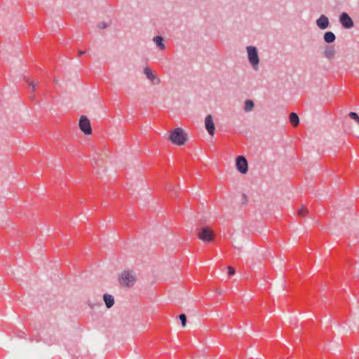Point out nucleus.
Returning <instances> with one entry per match:
<instances>
[{
    "instance_id": "39448f33",
    "label": "nucleus",
    "mask_w": 359,
    "mask_h": 359,
    "mask_svg": "<svg viewBox=\"0 0 359 359\" xmlns=\"http://www.w3.org/2000/svg\"><path fill=\"white\" fill-rule=\"evenodd\" d=\"M80 130L85 135H90L92 133V128L90 120L86 116H81L79 123Z\"/></svg>"
},
{
    "instance_id": "412c9836",
    "label": "nucleus",
    "mask_w": 359,
    "mask_h": 359,
    "mask_svg": "<svg viewBox=\"0 0 359 359\" xmlns=\"http://www.w3.org/2000/svg\"><path fill=\"white\" fill-rule=\"evenodd\" d=\"M227 269H228V273L230 275V276H232L235 273V269L231 267V266H228L227 267Z\"/></svg>"
},
{
    "instance_id": "ddd939ff",
    "label": "nucleus",
    "mask_w": 359,
    "mask_h": 359,
    "mask_svg": "<svg viewBox=\"0 0 359 359\" xmlns=\"http://www.w3.org/2000/svg\"><path fill=\"white\" fill-rule=\"evenodd\" d=\"M290 121L294 127L297 126L299 123V118L298 115L292 112L290 114Z\"/></svg>"
},
{
    "instance_id": "f257e3e1",
    "label": "nucleus",
    "mask_w": 359,
    "mask_h": 359,
    "mask_svg": "<svg viewBox=\"0 0 359 359\" xmlns=\"http://www.w3.org/2000/svg\"><path fill=\"white\" fill-rule=\"evenodd\" d=\"M169 139L174 144L182 146L187 141V135L183 129L177 128L170 133Z\"/></svg>"
},
{
    "instance_id": "1a4fd4ad",
    "label": "nucleus",
    "mask_w": 359,
    "mask_h": 359,
    "mask_svg": "<svg viewBox=\"0 0 359 359\" xmlns=\"http://www.w3.org/2000/svg\"><path fill=\"white\" fill-rule=\"evenodd\" d=\"M340 22L345 28H351L353 27V22L352 19L346 13H342L340 15Z\"/></svg>"
},
{
    "instance_id": "f8f14e48",
    "label": "nucleus",
    "mask_w": 359,
    "mask_h": 359,
    "mask_svg": "<svg viewBox=\"0 0 359 359\" xmlns=\"http://www.w3.org/2000/svg\"><path fill=\"white\" fill-rule=\"evenodd\" d=\"M335 39V35L332 32H327L324 34V40L327 43H332L334 41Z\"/></svg>"
},
{
    "instance_id": "2eb2a0df",
    "label": "nucleus",
    "mask_w": 359,
    "mask_h": 359,
    "mask_svg": "<svg viewBox=\"0 0 359 359\" xmlns=\"http://www.w3.org/2000/svg\"><path fill=\"white\" fill-rule=\"evenodd\" d=\"M153 41L156 43V46L161 50L165 48V45L163 43V39L161 36H155Z\"/></svg>"
},
{
    "instance_id": "f03ea898",
    "label": "nucleus",
    "mask_w": 359,
    "mask_h": 359,
    "mask_svg": "<svg viewBox=\"0 0 359 359\" xmlns=\"http://www.w3.org/2000/svg\"><path fill=\"white\" fill-rule=\"evenodd\" d=\"M135 275L131 271L123 272L119 278L121 285L126 287L133 285L135 283Z\"/></svg>"
},
{
    "instance_id": "a211bd4d",
    "label": "nucleus",
    "mask_w": 359,
    "mask_h": 359,
    "mask_svg": "<svg viewBox=\"0 0 359 359\" xmlns=\"http://www.w3.org/2000/svg\"><path fill=\"white\" fill-rule=\"evenodd\" d=\"M348 116L351 118L353 119L357 124L359 125V116L355 112H350Z\"/></svg>"
},
{
    "instance_id": "6e6552de",
    "label": "nucleus",
    "mask_w": 359,
    "mask_h": 359,
    "mask_svg": "<svg viewBox=\"0 0 359 359\" xmlns=\"http://www.w3.org/2000/svg\"><path fill=\"white\" fill-rule=\"evenodd\" d=\"M205 126L210 135L213 136L215 134V123L211 115H208L205 118Z\"/></svg>"
},
{
    "instance_id": "4468645a",
    "label": "nucleus",
    "mask_w": 359,
    "mask_h": 359,
    "mask_svg": "<svg viewBox=\"0 0 359 359\" xmlns=\"http://www.w3.org/2000/svg\"><path fill=\"white\" fill-rule=\"evenodd\" d=\"M324 55L328 59L334 57L335 55L334 48L332 47H327L324 51Z\"/></svg>"
},
{
    "instance_id": "f3484780",
    "label": "nucleus",
    "mask_w": 359,
    "mask_h": 359,
    "mask_svg": "<svg viewBox=\"0 0 359 359\" xmlns=\"http://www.w3.org/2000/svg\"><path fill=\"white\" fill-rule=\"evenodd\" d=\"M309 212V210L304 205H302L297 210V214L300 217H305L306 215Z\"/></svg>"
},
{
    "instance_id": "6ab92c4d",
    "label": "nucleus",
    "mask_w": 359,
    "mask_h": 359,
    "mask_svg": "<svg viewBox=\"0 0 359 359\" xmlns=\"http://www.w3.org/2000/svg\"><path fill=\"white\" fill-rule=\"evenodd\" d=\"M179 318H180V320H181L182 326L183 327H185L187 326V317H186V316L184 314H181V315H180Z\"/></svg>"
},
{
    "instance_id": "423d86ee",
    "label": "nucleus",
    "mask_w": 359,
    "mask_h": 359,
    "mask_svg": "<svg viewBox=\"0 0 359 359\" xmlns=\"http://www.w3.org/2000/svg\"><path fill=\"white\" fill-rule=\"evenodd\" d=\"M236 165L237 170L242 174H245L248 170L247 160L243 156H238L236 161Z\"/></svg>"
},
{
    "instance_id": "dca6fc26",
    "label": "nucleus",
    "mask_w": 359,
    "mask_h": 359,
    "mask_svg": "<svg viewBox=\"0 0 359 359\" xmlns=\"http://www.w3.org/2000/svg\"><path fill=\"white\" fill-rule=\"evenodd\" d=\"M254 107V102L250 100H248L245 102V110L247 112L251 111Z\"/></svg>"
},
{
    "instance_id": "7ed1b4c3",
    "label": "nucleus",
    "mask_w": 359,
    "mask_h": 359,
    "mask_svg": "<svg viewBox=\"0 0 359 359\" xmlns=\"http://www.w3.org/2000/svg\"><path fill=\"white\" fill-rule=\"evenodd\" d=\"M247 51L250 63L252 65L253 68L257 70L259 62L257 48L254 46H248Z\"/></svg>"
},
{
    "instance_id": "4be33fe9",
    "label": "nucleus",
    "mask_w": 359,
    "mask_h": 359,
    "mask_svg": "<svg viewBox=\"0 0 359 359\" xmlns=\"http://www.w3.org/2000/svg\"><path fill=\"white\" fill-rule=\"evenodd\" d=\"M53 82H54V83H57V82H58V81H57V79H54V80H53Z\"/></svg>"
},
{
    "instance_id": "aec40b11",
    "label": "nucleus",
    "mask_w": 359,
    "mask_h": 359,
    "mask_svg": "<svg viewBox=\"0 0 359 359\" xmlns=\"http://www.w3.org/2000/svg\"><path fill=\"white\" fill-rule=\"evenodd\" d=\"M28 85L29 86V87L32 88V90L34 92L35 90V89H36V86H37V83L29 81H28Z\"/></svg>"
},
{
    "instance_id": "0eeeda50",
    "label": "nucleus",
    "mask_w": 359,
    "mask_h": 359,
    "mask_svg": "<svg viewBox=\"0 0 359 359\" xmlns=\"http://www.w3.org/2000/svg\"><path fill=\"white\" fill-rule=\"evenodd\" d=\"M144 73L145 74L147 78L150 80L153 84L158 85L161 83L160 79L157 76V75L153 72V71L149 68L145 67L144 69Z\"/></svg>"
},
{
    "instance_id": "9b49d317",
    "label": "nucleus",
    "mask_w": 359,
    "mask_h": 359,
    "mask_svg": "<svg viewBox=\"0 0 359 359\" xmlns=\"http://www.w3.org/2000/svg\"><path fill=\"white\" fill-rule=\"evenodd\" d=\"M103 299L107 308H110L114 305V300L111 295L105 294L103 297Z\"/></svg>"
},
{
    "instance_id": "9d476101",
    "label": "nucleus",
    "mask_w": 359,
    "mask_h": 359,
    "mask_svg": "<svg viewBox=\"0 0 359 359\" xmlns=\"http://www.w3.org/2000/svg\"><path fill=\"white\" fill-rule=\"evenodd\" d=\"M316 24L320 29H326L329 26L328 18L324 15H321L320 17L316 20Z\"/></svg>"
},
{
    "instance_id": "20e7f679",
    "label": "nucleus",
    "mask_w": 359,
    "mask_h": 359,
    "mask_svg": "<svg viewBox=\"0 0 359 359\" xmlns=\"http://www.w3.org/2000/svg\"><path fill=\"white\" fill-rule=\"evenodd\" d=\"M198 236L203 242H210L213 240L215 233L212 229L205 226L198 229Z\"/></svg>"
}]
</instances>
